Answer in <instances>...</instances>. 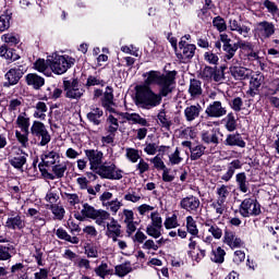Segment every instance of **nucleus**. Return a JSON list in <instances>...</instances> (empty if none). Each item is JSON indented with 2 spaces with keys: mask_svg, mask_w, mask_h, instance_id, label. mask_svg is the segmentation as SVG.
<instances>
[{
  "mask_svg": "<svg viewBox=\"0 0 279 279\" xmlns=\"http://www.w3.org/2000/svg\"><path fill=\"white\" fill-rule=\"evenodd\" d=\"M12 251H14V245H0V260H10Z\"/></svg>",
  "mask_w": 279,
  "mask_h": 279,
  "instance_id": "nucleus-41",
  "label": "nucleus"
},
{
  "mask_svg": "<svg viewBox=\"0 0 279 279\" xmlns=\"http://www.w3.org/2000/svg\"><path fill=\"white\" fill-rule=\"evenodd\" d=\"M235 183L240 193H250V181H247L245 172L235 174Z\"/></svg>",
  "mask_w": 279,
  "mask_h": 279,
  "instance_id": "nucleus-22",
  "label": "nucleus"
},
{
  "mask_svg": "<svg viewBox=\"0 0 279 279\" xmlns=\"http://www.w3.org/2000/svg\"><path fill=\"white\" fill-rule=\"evenodd\" d=\"M85 254L87 255V258H97L99 256V252L97 251V247L90 244H87L85 246Z\"/></svg>",
  "mask_w": 279,
  "mask_h": 279,
  "instance_id": "nucleus-61",
  "label": "nucleus"
},
{
  "mask_svg": "<svg viewBox=\"0 0 279 279\" xmlns=\"http://www.w3.org/2000/svg\"><path fill=\"white\" fill-rule=\"evenodd\" d=\"M25 82L27 86H32L34 90H40L43 86H45V77L36 74V73H28L25 76Z\"/></svg>",
  "mask_w": 279,
  "mask_h": 279,
  "instance_id": "nucleus-18",
  "label": "nucleus"
},
{
  "mask_svg": "<svg viewBox=\"0 0 279 279\" xmlns=\"http://www.w3.org/2000/svg\"><path fill=\"white\" fill-rule=\"evenodd\" d=\"M34 69L38 71V73H45V71L49 69V63H47V60L45 61V59L39 58L34 62Z\"/></svg>",
  "mask_w": 279,
  "mask_h": 279,
  "instance_id": "nucleus-53",
  "label": "nucleus"
},
{
  "mask_svg": "<svg viewBox=\"0 0 279 279\" xmlns=\"http://www.w3.org/2000/svg\"><path fill=\"white\" fill-rule=\"evenodd\" d=\"M256 32L262 40H267L276 34V25L271 22L263 21L257 24Z\"/></svg>",
  "mask_w": 279,
  "mask_h": 279,
  "instance_id": "nucleus-14",
  "label": "nucleus"
},
{
  "mask_svg": "<svg viewBox=\"0 0 279 279\" xmlns=\"http://www.w3.org/2000/svg\"><path fill=\"white\" fill-rule=\"evenodd\" d=\"M10 21H12V14L4 13L0 15V32L10 29Z\"/></svg>",
  "mask_w": 279,
  "mask_h": 279,
  "instance_id": "nucleus-43",
  "label": "nucleus"
},
{
  "mask_svg": "<svg viewBox=\"0 0 279 279\" xmlns=\"http://www.w3.org/2000/svg\"><path fill=\"white\" fill-rule=\"evenodd\" d=\"M162 228L154 227L151 225H148L146 227V234L148 236H151L153 239H160L162 236Z\"/></svg>",
  "mask_w": 279,
  "mask_h": 279,
  "instance_id": "nucleus-47",
  "label": "nucleus"
},
{
  "mask_svg": "<svg viewBox=\"0 0 279 279\" xmlns=\"http://www.w3.org/2000/svg\"><path fill=\"white\" fill-rule=\"evenodd\" d=\"M94 173L102 180H123V170L117 168L114 163H110L109 166L102 163Z\"/></svg>",
  "mask_w": 279,
  "mask_h": 279,
  "instance_id": "nucleus-8",
  "label": "nucleus"
},
{
  "mask_svg": "<svg viewBox=\"0 0 279 279\" xmlns=\"http://www.w3.org/2000/svg\"><path fill=\"white\" fill-rule=\"evenodd\" d=\"M211 254L214 256L210 258L213 263H217L218 265H221L226 260V251L221 248V246H218L216 251L213 250Z\"/></svg>",
  "mask_w": 279,
  "mask_h": 279,
  "instance_id": "nucleus-37",
  "label": "nucleus"
},
{
  "mask_svg": "<svg viewBox=\"0 0 279 279\" xmlns=\"http://www.w3.org/2000/svg\"><path fill=\"white\" fill-rule=\"evenodd\" d=\"M163 226L166 230H173V228H178L180 226L178 222V215L173 214L171 217H167Z\"/></svg>",
  "mask_w": 279,
  "mask_h": 279,
  "instance_id": "nucleus-44",
  "label": "nucleus"
},
{
  "mask_svg": "<svg viewBox=\"0 0 279 279\" xmlns=\"http://www.w3.org/2000/svg\"><path fill=\"white\" fill-rule=\"evenodd\" d=\"M217 195H219V198L217 199L218 206L222 207L223 204H226V199H228V195H230V192L228 191V186L221 185L217 189Z\"/></svg>",
  "mask_w": 279,
  "mask_h": 279,
  "instance_id": "nucleus-39",
  "label": "nucleus"
},
{
  "mask_svg": "<svg viewBox=\"0 0 279 279\" xmlns=\"http://www.w3.org/2000/svg\"><path fill=\"white\" fill-rule=\"evenodd\" d=\"M98 217H102V219H110V213L104 210V209H95L92 205L88 203L83 204V209L81 210V214L76 211L74 214V219L77 221H86V219H98Z\"/></svg>",
  "mask_w": 279,
  "mask_h": 279,
  "instance_id": "nucleus-6",
  "label": "nucleus"
},
{
  "mask_svg": "<svg viewBox=\"0 0 279 279\" xmlns=\"http://www.w3.org/2000/svg\"><path fill=\"white\" fill-rule=\"evenodd\" d=\"M201 205L202 202H199V197L193 194L187 195L180 201V208L186 210V213H197Z\"/></svg>",
  "mask_w": 279,
  "mask_h": 279,
  "instance_id": "nucleus-13",
  "label": "nucleus"
},
{
  "mask_svg": "<svg viewBox=\"0 0 279 279\" xmlns=\"http://www.w3.org/2000/svg\"><path fill=\"white\" fill-rule=\"evenodd\" d=\"M213 75H215V68L210 65H205V68L201 72L202 80H206L207 82H209V80H213Z\"/></svg>",
  "mask_w": 279,
  "mask_h": 279,
  "instance_id": "nucleus-55",
  "label": "nucleus"
},
{
  "mask_svg": "<svg viewBox=\"0 0 279 279\" xmlns=\"http://www.w3.org/2000/svg\"><path fill=\"white\" fill-rule=\"evenodd\" d=\"M62 88L57 87V85H51L49 87H47L44 92V96L40 98L41 101H58V99H60V97H62Z\"/></svg>",
  "mask_w": 279,
  "mask_h": 279,
  "instance_id": "nucleus-17",
  "label": "nucleus"
},
{
  "mask_svg": "<svg viewBox=\"0 0 279 279\" xmlns=\"http://www.w3.org/2000/svg\"><path fill=\"white\" fill-rule=\"evenodd\" d=\"M159 248L160 246L151 239L146 240L142 245V250H154V252H158Z\"/></svg>",
  "mask_w": 279,
  "mask_h": 279,
  "instance_id": "nucleus-63",
  "label": "nucleus"
},
{
  "mask_svg": "<svg viewBox=\"0 0 279 279\" xmlns=\"http://www.w3.org/2000/svg\"><path fill=\"white\" fill-rule=\"evenodd\" d=\"M101 117H104V110L99 107L94 108L93 111L87 113V120L93 125H101V120H99Z\"/></svg>",
  "mask_w": 279,
  "mask_h": 279,
  "instance_id": "nucleus-29",
  "label": "nucleus"
},
{
  "mask_svg": "<svg viewBox=\"0 0 279 279\" xmlns=\"http://www.w3.org/2000/svg\"><path fill=\"white\" fill-rule=\"evenodd\" d=\"M223 145H226V147H240L241 149H245L246 147L245 140H243V136H241L239 132L229 133Z\"/></svg>",
  "mask_w": 279,
  "mask_h": 279,
  "instance_id": "nucleus-16",
  "label": "nucleus"
},
{
  "mask_svg": "<svg viewBox=\"0 0 279 279\" xmlns=\"http://www.w3.org/2000/svg\"><path fill=\"white\" fill-rule=\"evenodd\" d=\"M2 38L4 39V45H8V47H16L20 43L19 38L12 34H5Z\"/></svg>",
  "mask_w": 279,
  "mask_h": 279,
  "instance_id": "nucleus-58",
  "label": "nucleus"
},
{
  "mask_svg": "<svg viewBox=\"0 0 279 279\" xmlns=\"http://www.w3.org/2000/svg\"><path fill=\"white\" fill-rule=\"evenodd\" d=\"M219 53H217L216 51L213 52V50L207 51L204 53V60L205 62H208V64H215V66H217V64H219Z\"/></svg>",
  "mask_w": 279,
  "mask_h": 279,
  "instance_id": "nucleus-45",
  "label": "nucleus"
},
{
  "mask_svg": "<svg viewBox=\"0 0 279 279\" xmlns=\"http://www.w3.org/2000/svg\"><path fill=\"white\" fill-rule=\"evenodd\" d=\"M132 271H134V268H132V263L130 260H125L114 267V276H118V278H125V276L132 274Z\"/></svg>",
  "mask_w": 279,
  "mask_h": 279,
  "instance_id": "nucleus-26",
  "label": "nucleus"
},
{
  "mask_svg": "<svg viewBox=\"0 0 279 279\" xmlns=\"http://www.w3.org/2000/svg\"><path fill=\"white\" fill-rule=\"evenodd\" d=\"M156 86V83L149 75L144 81L143 85L135 86V104L143 108H156L162 104V97H169V95L159 87L158 94L151 89V86Z\"/></svg>",
  "mask_w": 279,
  "mask_h": 279,
  "instance_id": "nucleus-1",
  "label": "nucleus"
},
{
  "mask_svg": "<svg viewBox=\"0 0 279 279\" xmlns=\"http://www.w3.org/2000/svg\"><path fill=\"white\" fill-rule=\"evenodd\" d=\"M150 162L154 165V168L157 169V171H165L167 169V166L165 165V161H162V157H160V155L151 158Z\"/></svg>",
  "mask_w": 279,
  "mask_h": 279,
  "instance_id": "nucleus-52",
  "label": "nucleus"
},
{
  "mask_svg": "<svg viewBox=\"0 0 279 279\" xmlns=\"http://www.w3.org/2000/svg\"><path fill=\"white\" fill-rule=\"evenodd\" d=\"M96 276L99 278L105 279L106 276H112L114 274L113 269L108 268V264L105 262H101V264L94 269Z\"/></svg>",
  "mask_w": 279,
  "mask_h": 279,
  "instance_id": "nucleus-33",
  "label": "nucleus"
},
{
  "mask_svg": "<svg viewBox=\"0 0 279 279\" xmlns=\"http://www.w3.org/2000/svg\"><path fill=\"white\" fill-rule=\"evenodd\" d=\"M16 125L17 128H20V130H25L26 128H29V118H27L26 112H23L22 114L17 116Z\"/></svg>",
  "mask_w": 279,
  "mask_h": 279,
  "instance_id": "nucleus-46",
  "label": "nucleus"
},
{
  "mask_svg": "<svg viewBox=\"0 0 279 279\" xmlns=\"http://www.w3.org/2000/svg\"><path fill=\"white\" fill-rule=\"evenodd\" d=\"M263 5L266 8L269 14H278L279 12L278 4L271 0H264Z\"/></svg>",
  "mask_w": 279,
  "mask_h": 279,
  "instance_id": "nucleus-56",
  "label": "nucleus"
},
{
  "mask_svg": "<svg viewBox=\"0 0 279 279\" xmlns=\"http://www.w3.org/2000/svg\"><path fill=\"white\" fill-rule=\"evenodd\" d=\"M85 156L89 161L90 170L95 173L104 163V151L95 149H85Z\"/></svg>",
  "mask_w": 279,
  "mask_h": 279,
  "instance_id": "nucleus-12",
  "label": "nucleus"
},
{
  "mask_svg": "<svg viewBox=\"0 0 279 279\" xmlns=\"http://www.w3.org/2000/svg\"><path fill=\"white\" fill-rule=\"evenodd\" d=\"M202 112V105H191L184 109V116L186 121H195L198 117L199 113Z\"/></svg>",
  "mask_w": 279,
  "mask_h": 279,
  "instance_id": "nucleus-24",
  "label": "nucleus"
},
{
  "mask_svg": "<svg viewBox=\"0 0 279 279\" xmlns=\"http://www.w3.org/2000/svg\"><path fill=\"white\" fill-rule=\"evenodd\" d=\"M52 173L54 180L56 178L61 180V178H64V173H66V165L54 163L52 166Z\"/></svg>",
  "mask_w": 279,
  "mask_h": 279,
  "instance_id": "nucleus-42",
  "label": "nucleus"
},
{
  "mask_svg": "<svg viewBox=\"0 0 279 279\" xmlns=\"http://www.w3.org/2000/svg\"><path fill=\"white\" fill-rule=\"evenodd\" d=\"M0 58H4V60H11V62H16V60H21V56L16 53V49L8 45H2L0 47Z\"/></svg>",
  "mask_w": 279,
  "mask_h": 279,
  "instance_id": "nucleus-19",
  "label": "nucleus"
},
{
  "mask_svg": "<svg viewBox=\"0 0 279 279\" xmlns=\"http://www.w3.org/2000/svg\"><path fill=\"white\" fill-rule=\"evenodd\" d=\"M229 27L231 32H238V34H240V36H243V38H250V32H252V28H250V26H241V24H239V21L230 19Z\"/></svg>",
  "mask_w": 279,
  "mask_h": 279,
  "instance_id": "nucleus-21",
  "label": "nucleus"
},
{
  "mask_svg": "<svg viewBox=\"0 0 279 279\" xmlns=\"http://www.w3.org/2000/svg\"><path fill=\"white\" fill-rule=\"evenodd\" d=\"M190 158L191 160H199L204 154H206V146L198 144L196 146H193L190 150Z\"/></svg>",
  "mask_w": 279,
  "mask_h": 279,
  "instance_id": "nucleus-35",
  "label": "nucleus"
},
{
  "mask_svg": "<svg viewBox=\"0 0 279 279\" xmlns=\"http://www.w3.org/2000/svg\"><path fill=\"white\" fill-rule=\"evenodd\" d=\"M197 250L199 253H197L195 256H193V251H187V256L192 258V260H195V263H202L203 258H206V250L197 246Z\"/></svg>",
  "mask_w": 279,
  "mask_h": 279,
  "instance_id": "nucleus-49",
  "label": "nucleus"
},
{
  "mask_svg": "<svg viewBox=\"0 0 279 279\" xmlns=\"http://www.w3.org/2000/svg\"><path fill=\"white\" fill-rule=\"evenodd\" d=\"M100 104L105 108L106 112H110L111 114H117V109L112 107V106H117V104L114 102V88H112V86L106 87L105 93H102Z\"/></svg>",
  "mask_w": 279,
  "mask_h": 279,
  "instance_id": "nucleus-11",
  "label": "nucleus"
},
{
  "mask_svg": "<svg viewBox=\"0 0 279 279\" xmlns=\"http://www.w3.org/2000/svg\"><path fill=\"white\" fill-rule=\"evenodd\" d=\"M182 160H184V159L180 156V148L177 147L174 153L169 155V162L173 167L175 165H180V162H182Z\"/></svg>",
  "mask_w": 279,
  "mask_h": 279,
  "instance_id": "nucleus-57",
  "label": "nucleus"
},
{
  "mask_svg": "<svg viewBox=\"0 0 279 279\" xmlns=\"http://www.w3.org/2000/svg\"><path fill=\"white\" fill-rule=\"evenodd\" d=\"M150 226L155 228H162V216H160V213L153 211L150 214Z\"/></svg>",
  "mask_w": 279,
  "mask_h": 279,
  "instance_id": "nucleus-50",
  "label": "nucleus"
},
{
  "mask_svg": "<svg viewBox=\"0 0 279 279\" xmlns=\"http://www.w3.org/2000/svg\"><path fill=\"white\" fill-rule=\"evenodd\" d=\"M106 236H108V239H112L113 243H117V241H119V238H123V234L121 228L107 227Z\"/></svg>",
  "mask_w": 279,
  "mask_h": 279,
  "instance_id": "nucleus-38",
  "label": "nucleus"
},
{
  "mask_svg": "<svg viewBox=\"0 0 279 279\" xmlns=\"http://www.w3.org/2000/svg\"><path fill=\"white\" fill-rule=\"evenodd\" d=\"M126 158L130 162H138L141 159V155L138 154V149L136 148H126Z\"/></svg>",
  "mask_w": 279,
  "mask_h": 279,
  "instance_id": "nucleus-51",
  "label": "nucleus"
},
{
  "mask_svg": "<svg viewBox=\"0 0 279 279\" xmlns=\"http://www.w3.org/2000/svg\"><path fill=\"white\" fill-rule=\"evenodd\" d=\"M63 90L65 92L66 99H82L84 97V88L80 89V80L78 78H72L68 81H63Z\"/></svg>",
  "mask_w": 279,
  "mask_h": 279,
  "instance_id": "nucleus-10",
  "label": "nucleus"
},
{
  "mask_svg": "<svg viewBox=\"0 0 279 279\" xmlns=\"http://www.w3.org/2000/svg\"><path fill=\"white\" fill-rule=\"evenodd\" d=\"M136 169H138V175H143V173H147L149 171V163L145 161V159H140V162L136 165Z\"/></svg>",
  "mask_w": 279,
  "mask_h": 279,
  "instance_id": "nucleus-64",
  "label": "nucleus"
},
{
  "mask_svg": "<svg viewBox=\"0 0 279 279\" xmlns=\"http://www.w3.org/2000/svg\"><path fill=\"white\" fill-rule=\"evenodd\" d=\"M213 26L217 28V32L220 34L228 29V24H226V20L221 15H217L213 19Z\"/></svg>",
  "mask_w": 279,
  "mask_h": 279,
  "instance_id": "nucleus-40",
  "label": "nucleus"
},
{
  "mask_svg": "<svg viewBox=\"0 0 279 279\" xmlns=\"http://www.w3.org/2000/svg\"><path fill=\"white\" fill-rule=\"evenodd\" d=\"M205 114L211 119H220V117L228 114V110L221 105V101L216 100L206 108Z\"/></svg>",
  "mask_w": 279,
  "mask_h": 279,
  "instance_id": "nucleus-15",
  "label": "nucleus"
},
{
  "mask_svg": "<svg viewBox=\"0 0 279 279\" xmlns=\"http://www.w3.org/2000/svg\"><path fill=\"white\" fill-rule=\"evenodd\" d=\"M31 135L34 138H41L39 142L40 147H45L51 143V134L47 130V126L41 121L35 120L31 126Z\"/></svg>",
  "mask_w": 279,
  "mask_h": 279,
  "instance_id": "nucleus-7",
  "label": "nucleus"
},
{
  "mask_svg": "<svg viewBox=\"0 0 279 279\" xmlns=\"http://www.w3.org/2000/svg\"><path fill=\"white\" fill-rule=\"evenodd\" d=\"M51 154H43L40 156V162L38 163V169L41 173V177L45 179V180H56V177H53V173L49 172V170H47V168H45V162L47 161V158H51Z\"/></svg>",
  "mask_w": 279,
  "mask_h": 279,
  "instance_id": "nucleus-27",
  "label": "nucleus"
},
{
  "mask_svg": "<svg viewBox=\"0 0 279 279\" xmlns=\"http://www.w3.org/2000/svg\"><path fill=\"white\" fill-rule=\"evenodd\" d=\"M9 163L11 167H13V169H16L23 173V167L27 165V155L17 153L15 156L9 158Z\"/></svg>",
  "mask_w": 279,
  "mask_h": 279,
  "instance_id": "nucleus-20",
  "label": "nucleus"
},
{
  "mask_svg": "<svg viewBox=\"0 0 279 279\" xmlns=\"http://www.w3.org/2000/svg\"><path fill=\"white\" fill-rule=\"evenodd\" d=\"M202 81L197 78H191L189 87V94L191 97H198V95H202Z\"/></svg>",
  "mask_w": 279,
  "mask_h": 279,
  "instance_id": "nucleus-31",
  "label": "nucleus"
},
{
  "mask_svg": "<svg viewBox=\"0 0 279 279\" xmlns=\"http://www.w3.org/2000/svg\"><path fill=\"white\" fill-rule=\"evenodd\" d=\"M5 226L9 230H23L25 228V220L17 214L14 217L8 218Z\"/></svg>",
  "mask_w": 279,
  "mask_h": 279,
  "instance_id": "nucleus-23",
  "label": "nucleus"
},
{
  "mask_svg": "<svg viewBox=\"0 0 279 279\" xmlns=\"http://www.w3.org/2000/svg\"><path fill=\"white\" fill-rule=\"evenodd\" d=\"M263 213L256 198H244L240 205V215L244 218L258 217Z\"/></svg>",
  "mask_w": 279,
  "mask_h": 279,
  "instance_id": "nucleus-9",
  "label": "nucleus"
},
{
  "mask_svg": "<svg viewBox=\"0 0 279 279\" xmlns=\"http://www.w3.org/2000/svg\"><path fill=\"white\" fill-rule=\"evenodd\" d=\"M43 256H45L43 248L35 246V254L33 255V258H35L38 267H45V263H43Z\"/></svg>",
  "mask_w": 279,
  "mask_h": 279,
  "instance_id": "nucleus-59",
  "label": "nucleus"
},
{
  "mask_svg": "<svg viewBox=\"0 0 279 279\" xmlns=\"http://www.w3.org/2000/svg\"><path fill=\"white\" fill-rule=\"evenodd\" d=\"M158 121L161 123V128H166V130H171L172 122L167 120V113L165 110L160 111L157 116Z\"/></svg>",
  "mask_w": 279,
  "mask_h": 279,
  "instance_id": "nucleus-54",
  "label": "nucleus"
},
{
  "mask_svg": "<svg viewBox=\"0 0 279 279\" xmlns=\"http://www.w3.org/2000/svg\"><path fill=\"white\" fill-rule=\"evenodd\" d=\"M29 66L25 61H17L14 63V68H11L5 74L4 78L7 82L3 83L4 88L16 86L28 71Z\"/></svg>",
  "mask_w": 279,
  "mask_h": 279,
  "instance_id": "nucleus-4",
  "label": "nucleus"
},
{
  "mask_svg": "<svg viewBox=\"0 0 279 279\" xmlns=\"http://www.w3.org/2000/svg\"><path fill=\"white\" fill-rule=\"evenodd\" d=\"M239 43L235 44H227V45H222V49L226 52L225 54V59L226 60H232L236 53V51H239Z\"/></svg>",
  "mask_w": 279,
  "mask_h": 279,
  "instance_id": "nucleus-34",
  "label": "nucleus"
},
{
  "mask_svg": "<svg viewBox=\"0 0 279 279\" xmlns=\"http://www.w3.org/2000/svg\"><path fill=\"white\" fill-rule=\"evenodd\" d=\"M47 64H49L51 71L56 75H62L69 71L75 64V58L70 57L69 54H59L58 52L48 56Z\"/></svg>",
  "mask_w": 279,
  "mask_h": 279,
  "instance_id": "nucleus-3",
  "label": "nucleus"
},
{
  "mask_svg": "<svg viewBox=\"0 0 279 279\" xmlns=\"http://www.w3.org/2000/svg\"><path fill=\"white\" fill-rule=\"evenodd\" d=\"M50 209L52 210V215H54V218L58 219V221H62V219H64V215L66 213L64 207L59 205H50Z\"/></svg>",
  "mask_w": 279,
  "mask_h": 279,
  "instance_id": "nucleus-48",
  "label": "nucleus"
},
{
  "mask_svg": "<svg viewBox=\"0 0 279 279\" xmlns=\"http://www.w3.org/2000/svg\"><path fill=\"white\" fill-rule=\"evenodd\" d=\"M230 107L234 112H241V109L243 108V99L241 97H235L231 104Z\"/></svg>",
  "mask_w": 279,
  "mask_h": 279,
  "instance_id": "nucleus-62",
  "label": "nucleus"
},
{
  "mask_svg": "<svg viewBox=\"0 0 279 279\" xmlns=\"http://www.w3.org/2000/svg\"><path fill=\"white\" fill-rule=\"evenodd\" d=\"M186 230L192 236H198L199 234V229H197V221H195L193 216L186 217Z\"/></svg>",
  "mask_w": 279,
  "mask_h": 279,
  "instance_id": "nucleus-36",
  "label": "nucleus"
},
{
  "mask_svg": "<svg viewBox=\"0 0 279 279\" xmlns=\"http://www.w3.org/2000/svg\"><path fill=\"white\" fill-rule=\"evenodd\" d=\"M201 138L206 145H210V143H213V145H219V137L217 136V132L215 130H213L211 135L209 131H203Z\"/></svg>",
  "mask_w": 279,
  "mask_h": 279,
  "instance_id": "nucleus-32",
  "label": "nucleus"
},
{
  "mask_svg": "<svg viewBox=\"0 0 279 279\" xmlns=\"http://www.w3.org/2000/svg\"><path fill=\"white\" fill-rule=\"evenodd\" d=\"M56 235L61 240V241H66L68 243H72L73 245H77L80 243V238L76 235L71 236L64 228H59L57 229Z\"/></svg>",
  "mask_w": 279,
  "mask_h": 279,
  "instance_id": "nucleus-30",
  "label": "nucleus"
},
{
  "mask_svg": "<svg viewBox=\"0 0 279 279\" xmlns=\"http://www.w3.org/2000/svg\"><path fill=\"white\" fill-rule=\"evenodd\" d=\"M222 124L225 125V130L227 132H236V128H239V124L236 122V117H234V112H229L223 119Z\"/></svg>",
  "mask_w": 279,
  "mask_h": 279,
  "instance_id": "nucleus-25",
  "label": "nucleus"
},
{
  "mask_svg": "<svg viewBox=\"0 0 279 279\" xmlns=\"http://www.w3.org/2000/svg\"><path fill=\"white\" fill-rule=\"evenodd\" d=\"M133 243L144 244L147 241V235L138 229L136 233L132 236Z\"/></svg>",
  "mask_w": 279,
  "mask_h": 279,
  "instance_id": "nucleus-60",
  "label": "nucleus"
},
{
  "mask_svg": "<svg viewBox=\"0 0 279 279\" xmlns=\"http://www.w3.org/2000/svg\"><path fill=\"white\" fill-rule=\"evenodd\" d=\"M247 71H250L247 68L241 65H232L230 68V73L235 80H247L250 77Z\"/></svg>",
  "mask_w": 279,
  "mask_h": 279,
  "instance_id": "nucleus-28",
  "label": "nucleus"
},
{
  "mask_svg": "<svg viewBox=\"0 0 279 279\" xmlns=\"http://www.w3.org/2000/svg\"><path fill=\"white\" fill-rule=\"evenodd\" d=\"M150 76L156 86L162 89L168 95H171L175 90V77H178V71H168L166 74H162L160 71L150 70L144 77Z\"/></svg>",
  "mask_w": 279,
  "mask_h": 279,
  "instance_id": "nucleus-2",
  "label": "nucleus"
},
{
  "mask_svg": "<svg viewBox=\"0 0 279 279\" xmlns=\"http://www.w3.org/2000/svg\"><path fill=\"white\" fill-rule=\"evenodd\" d=\"M197 51V46L195 44H189L186 40L180 39L179 49L174 52L179 64H190L195 53Z\"/></svg>",
  "mask_w": 279,
  "mask_h": 279,
  "instance_id": "nucleus-5",
  "label": "nucleus"
}]
</instances>
